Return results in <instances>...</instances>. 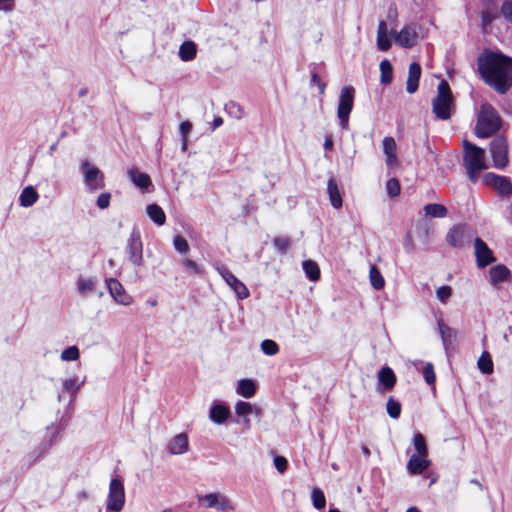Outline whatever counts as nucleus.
<instances>
[{"label":"nucleus","instance_id":"f257e3e1","mask_svg":"<svg viewBox=\"0 0 512 512\" xmlns=\"http://www.w3.org/2000/svg\"><path fill=\"white\" fill-rule=\"evenodd\" d=\"M478 69L484 81L498 93L505 94L512 79V58L490 52L478 60Z\"/></svg>","mask_w":512,"mask_h":512},{"label":"nucleus","instance_id":"f03ea898","mask_svg":"<svg viewBox=\"0 0 512 512\" xmlns=\"http://www.w3.org/2000/svg\"><path fill=\"white\" fill-rule=\"evenodd\" d=\"M502 119L497 110L489 103L481 105L475 126V135L478 138H488L501 128Z\"/></svg>","mask_w":512,"mask_h":512},{"label":"nucleus","instance_id":"7ed1b4c3","mask_svg":"<svg viewBox=\"0 0 512 512\" xmlns=\"http://www.w3.org/2000/svg\"><path fill=\"white\" fill-rule=\"evenodd\" d=\"M463 161L469 178L475 182L480 171L486 169L485 151L468 140L463 141Z\"/></svg>","mask_w":512,"mask_h":512},{"label":"nucleus","instance_id":"20e7f679","mask_svg":"<svg viewBox=\"0 0 512 512\" xmlns=\"http://www.w3.org/2000/svg\"><path fill=\"white\" fill-rule=\"evenodd\" d=\"M453 107L454 98L450 85L446 80H441L438 84L437 95L432 102L433 113L441 120H448L451 118Z\"/></svg>","mask_w":512,"mask_h":512},{"label":"nucleus","instance_id":"39448f33","mask_svg":"<svg viewBox=\"0 0 512 512\" xmlns=\"http://www.w3.org/2000/svg\"><path fill=\"white\" fill-rule=\"evenodd\" d=\"M355 97V88L353 86H344L339 97L337 115L340 125L343 129L348 127L349 115L353 109Z\"/></svg>","mask_w":512,"mask_h":512},{"label":"nucleus","instance_id":"423d86ee","mask_svg":"<svg viewBox=\"0 0 512 512\" xmlns=\"http://www.w3.org/2000/svg\"><path fill=\"white\" fill-rule=\"evenodd\" d=\"M125 504V490L123 482L114 478L109 485V494L106 503V512H120Z\"/></svg>","mask_w":512,"mask_h":512},{"label":"nucleus","instance_id":"0eeeda50","mask_svg":"<svg viewBox=\"0 0 512 512\" xmlns=\"http://www.w3.org/2000/svg\"><path fill=\"white\" fill-rule=\"evenodd\" d=\"M483 180L488 187L497 192L498 197L509 199L512 196V181L509 177L488 172Z\"/></svg>","mask_w":512,"mask_h":512},{"label":"nucleus","instance_id":"6e6552de","mask_svg":"<svg viewBox=\"0 0 512 512\" xmlns=\"http://www.w3.org/2000/svg\"><path fill=\"white\" fill-rule=\"evenodd\" d=\"M490 153L495 168L504 169L508 165V145L504 137H496L490 142Z\"/></svg>","mask_w":512,"mask_h":512},{"label":"nucleus","instance_id":"1a4fd4ad","mask_svg":"<svg viewBox=\"0 0 512 512\" xmlns=\"http://www.w3.org/2000/svg\"><path fill=\"white\" fill-rule=\"evenodd\" d=\"M126 250L134 266H140L143 263V244L139 229L133 228L127 240Z\"/></svg>","mask_w":512,"mask_h":512},{"label":"nucleus","instance_id":"9d476101","mask_svg":"<svg viewBox=\"0 0 512 512\" xmlns=\"http://www.w3.org/2000/svg\"><path fill=\"white\" fill-rule=\"evenodd\" d=\"M81 170L84 173V180L91 190H98L105 187L104 175L99 168L92 166L85 160L81 164Z\"/></svg>","mask_w":512,"mask_h":512},{"label":"nucleus","instance_id":"9b49d317","mask_svg":"<svg viewBox=\"0 0 512 512\" xmlns=\"http://www.w3.org/2000/svg\"><path fill=\"white\" fill-rule=\"evenodd\" d=\"M476 263L479 268H485L486 266L494 263L496 258L494 257L493 251L488 247L486 242L481 238L476 237L474 240Z\"/></svg>","mask_w":512,"mask_h":512},{"label":"nucleus","instance_id":"f8f14e48","mask_svg":"<svg viewBox=\"0 0 512 512\" xmlns=\"http://www.w3.org/2000/svg\"><path fill=\"white\" fill-rule=\"evenodd\" d=\"M218 272L240 299H245L249 296V290L246 285L240 281L229 269L222 266L218 268Z\"/></svg>","mask_w":512,"mask_h":512},{"label":"nucleus","instance_id":"ddd939ff","mask_svg":"<svg viewBox=\"0 0 512 512\" xmlns=\"http://www.w3.org/2000/svg\"><path fill=\"white\" fill-rule=\"evenodd\" d=\"M199 503H204L207 508H217L222 511L233 510L230 500L220 493H209L198 498Z\"/></svg>","mask_w":512,"mask_h":512},{"label":"nucleus","instance_id":"4468645a","mask_svg":"<svg viewBox=\"0 0 512 512\" xmlns=\"http://www.w3.org/2000/svg\"><path fill=\"white\" fill-rule=\"evenodd\" d=\"M466 226L462 224L453 225L446 234L447 244L456 249L464 247L466 242Z\"/></svg>","mask_w":512,"mask_h":512},{"label":"nucleus","instance_id":"2eb2a0df","mask_svg":"<svg viewBox=\"0 0 512 512\" xmlns=\"http://www.w3.org/2000/svg\"><path fill=\"white\" fill-rule=\"evenodd\" d=\"M108 289L113 299L123 305H130L132 297L126 293L123 285L116 278H110L107 281Z\"/></svg>","mask_w":512,"mask_h":512},{"label":"nucleus","instance_id":"dca6fc26","mask_svg":"<svg viewBox=\"0 0 512 512\" xmlns=\"http://www.w3.org/2000/svg\"><path fill=\"white\" fill-rule=\"evenodd\" d=\"M421 72L422 69L419 63L412 62L410 64L406 82V91L409 94H413L418 90Z\"/></svg>","mask_w":512,"mask_h":512},{"label":"nucleus","instance_id":"f3484780","mask_svg":"<svg viewBox=\"0 0 512 512\" xmlns=\"http://www.w3.org/2000/svg\"><path fill=\"white\" fill-rule=\"evenodd\" d=\"M383 152L386 155V164L388 167H394L398 164L397 157V145L396 141L393 137L387 136L384 137L382 141Z\"/></svg>","mask_w":512,"mask_h":512},{"label":"nucleus","instance_id":"a211bd4d","mask_svg":"<svg viewBox=\"0 0 512 512\" xmlns=\"http://www.w3.org/2000/svg\"><path fill=\"white\" fill-rule=\"evenodd\" d=\"M427 456H420L413 454L407 463V470L412 475H419L423 473L430 466V460L426 459Z\"/></svg>","mask_w":512,"mask_h":512},{"label":"nucleus","instance_id":"6ab92c4d","mask_svg":"<svg viewBox=\"0 0 512 512\" xmlns=\"http://www.w3.org/2000/svg\"><path fill=\"white\" fill-rule=\"evenodd\" d=\"M417 33L414 28L404 26L397 34L396 41L402 48H411L415 45Z\"/></svg>","mask_w":512,"mask_h":512},{"label":"nucleus","instance_id":"aec40b11","mask_svg":"<svg viewBox=\"0 0 512 512\" xmlns=\"http://www.w3.org/2000/svg\"><path fill=\"white\" fill-rule=\"evenodd\" d=\"M376 45L380 51L384 52L388 51L392 46V42L388 37V27L385 20L378 22Z\"/></svg>","mask_w":512,"mask_h":512},{"label":"nucleus","instance_id":"412c9836","mask_svg":"<svg viewBox=\"0 0 512 512\" xmlns=\"http://www.w3.org/2000/svg\"><path fill=\"white\" fill-rule=\"evenodd\" d=\"M378 381L382 385L383 390L390 391L394 388L397 377L392 368L384 366L378 372Z\"/></svg>","mask_w":512,"mask_h":512},{"label":"nucleus","instance_id":"4be33fe9","mask_svg":"<svg viewBox=\"0 0 512 512\" xmlns=\"http://www.w3.org/2000/svg\"><path fill=\"white\" fill-rule=\"evenodd\" d=\"M327 192L332 207L335 209L341 208L343 204L342 195L338 182L333 177L329 178L327 181Z\"/></svg>","mask_w":512,"mask_h":512},{"label":"nucleus","instance_id":"5701e85b","mask_svg":"<svg viewBox=\"0 0 512 512\" xmlns=\"http://www.w3.org/2000/svg\"><path fill=\"white\" fill-rule=\"evenodd\" d=\"M490 283L497 286L511 277V271L503 264L493 266L489 270Z\"/></svg>","mask_w":512,"mask_h":512},{"label":"nucleus","instance_id":"b1692460","mask_svg":"<svg viewBox=\"0 0 512 512\" xmlns=\"http://www.w3.org/2000/svg\"><path fill=\"white\" fill-rule=\"evenodd\" d=\"M189 440L185 433H180L172 438L169 443V452L173 455L183 454L188 451Z\"/></svg>","mask_w":512,"mask_h":512},{"label":"nucleus","instance_id":"393cba45","mask_svg":"<svg viewBox=\"0 0 512 512\" xmlns=\"http://www.w3.org/2000/svg\"><path fill=\"white\" fill-rule=\"evenodd\" d=\"M229 416H230V409L228 406H226L224 404H221V403L214 404L210 409L209 417L213 422H215L217 424L224 423L228 419Z\"/></svg>","mask_w":512,"mask_h":512},{"label":"nucleus","instance_id":"a878e982","mask_svg":"<svg viewBox=\"0 0 512 512\" xmlns=\"http://www.w3.org/2000/svg\"><path fill=\"white\" fill-rule=\"evenodd\" d=\"M128 175L134 185L140 189H148L152 186L151 178L147 173L140 172L137 169H130Z\"/></svg>","mask_w":512,"mask_h":512},{"label":"nucleus","instance_id":"bb28decb","mask_svg":"<svg viewBox=\"0 0 512 512\" xmlns=\"http://www.w3.org/2000/svg\"><path fill=\"white\" fill-rule=\"evenodd\" d=\"M439 333L445 349H449L456 340V332L443 321L438 322Z\"/></svg>","mask_w":512,"mask_h":512},{"label":"nucleus","instance_id":"cd10ccee","mask_svg":"<svg viewBox=\"0 0 512 512\" xmlns=\"http://www.w3.org/2000/svg\"><path fill=\"white\" fill-rule=\"evenodd\" d=\"M197 46L193 41H184L179 48V57L182 61L188 62L196 57Z\"/></svg>","mask_w":512,"mask_h":512},{"label":"nucleus","instance_id":"c85d7f7f","mask_svg":"<svg viewBox=\"0 0 512 512\" xmlns=\"http://www.w3.org/2000/svg\"><path fill=\"white\" fill-rule=\"evenodd\" d=\"M147 214L149 218L158 226H162L166 222L164 210L158 204H150L147 206Z\"/></svg>","mask_w":512,"mask_h":512},{"label":"nucleus","instance_id":"c756f323","mask_svg":"<svg viewBox=\"0 0 512 512\" xmlns=\"http://www.w3.org/2000/svg\"><path fill=\"white\" fill-rule=\"evenodd\" d=\"M39 195L32 186L25 187L19 197L20 205L22 207H30L37 202Z\"/></svg>","mask_w":512,"mask_h":512},{"label":"nucleus","instance_id":"7c9ffc66","mask_svg":"<svg viewBox=\"0 0 512 512\" xmlns=\"http://www.w3.org/2000/svg\"><path fill=\"white\" fill-rule=\"evenodd\" d=\"M426 216L432 218H445L448 215V210L443 204L431 203L424 206Z\"/></svg>","mask_w":512,"mask_h":512},{"label":"nucleus","instance_id":"2f4dec72","mask_svg":"<svg viewBox=\"0 0 512 512\" xmlns=\"http://www.w3.org/2000/svg\"><path fill=\"white\" fill-rule=\"evenodd\" d=\"M237 393L244 398H251L256 393V385L251 379H243L239 382Z\"/></svg>","mask_w":512,"mask_h":512},{"label":"nucleus","instance_id":"473e14b6","mask_svg":"<svg viewBox=\"0 0 512 512\" xmlns=\"http://www.w3.org/2000/svg\"><path fill=\"white\" fill-rule=\"evenodd\" d=\"M306 277L310 281H317L320 279V268L313 260H305L302 264Z\"/></svg>","mask_w":512,"mask_h":512},{"label":"nucleus","instance_id":"72a5a7b5","mask_svg":"<svg viewBox=\"0 0 512 512\" xmlns=\"http://www.w3.org/2000/svg\"><path fill=\"white\" fill-rule=\"evenodd\" d=\"M479 370L484 374L493 372V361L491 355L487 351H483L477 362Z\"/></svg>","mask_w":512,"mask_h":512},{"label":"nucleus","instance_id":"f704fd0d","mask_svg":"<svg viewBox=\"0 0 512 512\" xmlns=\"http://www.w3.org/2000/svg\"><path fill=\"white\" fill-rule=\"evenodd\" d=\"M380 81L383 84H390L393 80V67L389 60L384 59L380 62Z\"/></svg>","mask_w":512,"mask_h":512},{"label":"nucleus","instance_id":"c9c22d12","mask_svg":"<svg viewBox=\"0 0 512 512\" xmlns=\"http://www.w3.org/2000/svg\"><path fill=\"white\" fill-rule=\"evenodd\" d=\"M369 277H370L371 285L375 289L380 290L384 287L385 280H384L381 272L375 265L371 266L370 271H369Z\"/></svg>","mask_w":512,"mask_h":512},{"label":"nucleus","instance_id":"e433bc0d","mask_svg":"<svg viewBox=\"0 0 512 512\" xmlns=\"http://www.w3.org/2000/svg\"><path fill=\"white\" fill-rule=\"evenodd\" d=\"M413 444L417 451V455L428 456V448L423 434L416 433L413 438Z\"/></svg>","mask_w":512,"mask_h":512},{"label":"nucleus","instance_id":"4c0bfd02","mask_svg":"<svg viewBox=\"0 0 512 512\" xmlns=\"http://www.w3.org/2000/svg\"><path fill=\"white\" fill-rule=\"evenodd\" d=\"M386 410L391 418L397 419L401 414V403L390 397L386 403Z\"/></svg>","mask_w":512,"mask_h":512},{"label":"nucleus","instance_id":"58836bf2","mask_svg":"<svg viewBox=\"0 0 512 512\" xmlns=\"http://www.w3.org/2000/svg\"><path fill=\"white\" fill-rule=\"evenodd\" d=\"M273 246L281 254H286L291 247V241L288 237L277 236L273 239Z\"/></svg>","mask_w":512,"mask_h":512},{"label":"nucleus","instance_id":"ea45409f","mask_svg":"<svg viewBox=\"0 0 512 512\" xmlns=\"http://www.w3.org/2000/svg\"><path fill=\"white\" fill-rule=\"evenodd\" d=\"M312 501H313V506L317 509V510H322L325 508L326 506V498H325V495L323 493V491L319 488H314L312 490Z\"/></svg>","mask_w":512,"mask_h":512},{"label":"nucleus","instance_id":"a19ab883","mask_svg":"<svg viewBox=\"0 0 512 512\" xmlns=\"http://www.w3.org/2000/svg\"><path fill=\"white\" fill-rule=\"evenodd\" d=\"M261 349L264 354L273 356L279 352V345L271 339H265L261 342Z\"/></svg>","mask_w":512,"mask_h":512},{"label":"nucleus","instance_id":"79ce46f5","mask_svg":"<svg viewBox=\"0 0 512 512\" xmlns=\"http://www.w3.org/2000/svg\"><path fill=\"white\" fill-rule=\"evenodd\" d=\"M386 191L390 197H397L401 191L399 180L395 177L388 179L386 182Z\"/></svg>","mask_w":512,"mask_h":512},{"label":"nucleus","instance_id":"37998d69","mask_svg":"<svg viewBox=\"0 0 512 512\" xmlns=\"http://www.w3.org/2000/svg\"><path fill=\"white\" fill-rule=\"evenodd\" d=\"M79 357H80V352H79L78 347L75 345L66 348L61 353V359L63 361H76L79 359Z\"/></svg>","mask_w":512,"mask_h":512},{"label":"nucleus","instance_id":"c03bdc74","mask_svg":"<svg viewBox=\"0 0 512 512\" xmlns=\"http://www.w3.org/2000/svg\"><path fill=\"white\" fill-rule=\"evenodd\" d=\"M235 412L239 416L246 417L253 412V406L249 402L239 401L235 405Z\"/></svg>","mask_w":512,"mask_h":512},{"label":"nucleus","instance_id":"a18cd8bd","mask_svg":"<svg viewBox=\"0 0 512 512\" xmlns=\"http://www.w3.org/2000/svg\"><path fill=\"white\" fill-rule=\"evenodd\" d=\"M181 264L191 274L199 275L202 273V268L194 260L184 259L182 260Z\"/></svg>","mask_w":512,"mask_h":512},{"label":"nucleus","instance_id":"49530a36","mask_svg":"<svg viewBox=\"0 0 512 512\" xmlns=\"http://www.w3.org/2000/svg\"><path fill=\"white\" fill-rule=\"evenodd\" d=\"M173 245H174V248L179 253H187L189 251V244H188L187 240L181 235H177L174 237Z\"/></svg>","mask_w":512,"mask_h":512},{"label":"nucleus","instance_id":"de8ad7c7","mask_svg":"<svg viewBox=\"0 0 512 512\" xmlns=\"http://www.w3.org/2000/svg\"><path fill=\"white\" fill-rule=\"evenodd\" d=\"M423 377L427 384L434 385L436 381V375L432 363H427L423 369Z\"/></svg>","mask_w":512,"mask_h":512},{"label":"nucleus","instance_id":"09e8293b","mask_svg":"<svg viewBox=\"0 0 512 512\" xmlns=\"http://www.w3.org/2000/svg\"><path fill=\"white\" fill-rule=\"evenodd\" d=\"M436 295L442 303H446L452 295V288L448 285H443L436 290Z\"/></svg>","mask_w":512,"mask_h":512},{"label":"nucleus","instance_id":"8fccbe9b","mask_svg":"<svg viewBox=\"0 0 512 512\" xmlns=\"http://www.w3.org/2000/svg\"><path fill=\"white\" fill-rule=\"evenodd\" d=\"M95 287V282L91 279H80L78 281V289L80 293L87 294L92 292Z\"/></svg>","mask_w":512,"mask_h":512},{"label":"nucleus","instance_id":"3c124183","mask_svg":"<svg viewBox=\"0 0 512 512\" xmlns=\"http://www.w3.org/2000/svg\"><path fill=\"white\" fill-rule=\"evenodd\" d=\"M500 10L504 19L512 24V0H504Z\"/></svg>","mask_w":512,"mask_h":512},{"label":"nucleus","instance_id":"603ef678","mask_svg":"<svg viewBox=\"0 0 512 512\" xmlns=\"http://www.w3.org/2000/svg\"><path fill=\"white\" fill-rule=\"evenodd\" d=\"M274 466L279 473L283 474L288 468V461L283 456H275Z\"/></svg>","mask_w":512,"mask_h":512},{"label":"nucleus","instance_id":"864d4df0","mask_svg":"<svg viewBox=\"0 0 512 512\" xmlns=\"http://www.w3.org/2000/svg\"><path fill=\"white\" fill-rule=\"evenodd\" d=\"M111 194L109 192L101 193L97 198V206L100 209H106L110 205Z\"/></svg>","mask_w":512,"mask_h":512},{"label":"nucleus","instance_id":"5fc2aeb1","mask_svg":"<svg viewBox=\"0 0 512 512\" xmlns=\"http://www.w3.org/2000/svg\"><path fill=\"white\" fill-rule=\"evenodd\" d=\"M312 84L318 86L320 95L325 94L326 83L321 80L320 76L317 73H312L311 75V85Z\"/></svg>","mask_w":512,"mask_h":512},{"label":"nucleus","instance_id":"6e6d98bb","mask_svg":"<svg viewBox=\"0 0 512 512\" xmlns=\"http://www.w3.org/2000/svg\"><path fill=\"white\" fill-rule=\"evenodd\" d=\"M179 128L182 138H188V135L192 130V124L189 121H183Z\"/></svg>","mask_w":512,"mask_h":512},{"label":"nucleus","instance_id":"4d7b16f0","mask_svg":"<svg viewBox=\"0 0 512 512\" xmlns=\"http://www.w3.org/2000/svg\"><path fill=\"white\" fill-rule=\"evenodd\" d=\"M495 16L490 11H482L481 13V21L484 26L489 25L493 20Z\"/></svg>","mask_w":512,"mask_h":512},{"label":"nucleus","instance_id":"13d9d810","mask_svg":"<svg viewBox=\"0 0 512 512\" xmlns=\"http://www.w3.org/2000/svg\"><path fill=\"white\" fill-rule=\"evenodd\" d=\"M64 388L67 392L74 391L76 389V380L68 379L64 382Z\"/></svg>","mask_w":512,"mask_h":512},{"label":"nucleus","instance_id":"bf43d9fd","mask_svg":"<svg viewBox=\"0 0 512 512\" xmlns=\"http://www.w3.org/2000/svg\"><path fill=\"white\" fill-rule=\"evenodd\" d=\"M506 219L512 225V202L506 208Z\"/></svg>","mask_w":512,"mask_h":512},{"label":"nucleus","instance_id":"052dcab7","mask_svg":"<svg viewBox=\"0 0 512 512\" xmlns=\"http://www.w3.org/2000/svg\"><path fill=\"white\" fill-rule=\"evenodd\" d=\"M333 147V140L331 137H326L325 141H324V149L325 150H330L332 149Z\"/></svg>","mask_w":512,"mask_h":512},{"label":"nucleus","instance_id":"680f3d73","mask_svg":"<svg viewBox=\"0 0 512 512\" xmlns=\"http://www.w3.org/2000/svg\"><path fill=\"white\" fill-rule=\"evenodd\" d=\"M222 124H223V119L221 117H216L213 120L212 128L216 129V128L220 127Z\"/></svg>","mask_w":512,"mask_h":512},{"label":"nucleus","instance_id":"e2e57ef3","mask_svg":"<svg viewBox=\"0 0 512 512\" xmlns=\"http://www.w3.org/2000/svg\"><path fill=\"white\" fill-rule=\"evenodd\" d=\"M227 107H229L230 111L233 109V108H237V112H239L240 114L243 113L242 111V108L240 107L239 104H236L234 102H231L229 105H227Z\"/></svg>","mask_w":512,"mask_h":512},{"label":"nucleus","instance_id":"0e129e2a","mask_svg":"<svg viewBox=\"0 0 512 512\" xmlns=\"http://www.w3.org/2000/svg\"><path fill=\"white\" fill-rule=\"evenodd\" d=\"M253 210H254V207L252 205L251 206H249V205L244 206V212H245L246 215H249Z\"/></svg>","mask_w":512,"mask_h":512},{"label":"nucleus","instance_id":"69168bd1","mask_svg":"<svg viewBox=\"0 0 512 512\" xmlns=\"http://www.w3.org/2000/svg\"><path fill=\"white\" fill-rule=\"evenodd\" d=\"M188 146V138H182V150L186 151Z\"/></svg>","mask_w":512,"mask_h":512},{"label":"nucleus","instance_id":"338daca9","mask_svg":"<svg viewBox=\"0 0 512 512\" xmlns=\"http://www.w3.org/2000/svg\"><path fill=\"white\" fill-rule=\"evenodd\" d=\"M406 512H421V510L416 506L409 507Z\"/></svg>","mask_w":512,"mask_h":512},{"label":"nucleus","instance_id":"774afa93","mask_svg":"<svg viewBox=\"0 0 512 512\" xmlns=\"http://www.w3.org/2000/svg\"><path fill=\"white\" fill-rule=\"evenodd\" d=\"M87 93H88V89L82 88V89H80L78 95H79V97H84Z\"/></svg>","mask_w":512,"mask_h":512}]
</instances>
